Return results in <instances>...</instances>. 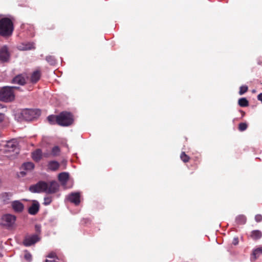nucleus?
Segmentation results:
<instances>
[{"mask_svg":"<svg viewBox=\"0 0 262 262\" xmlns=\"http://www.w3.org/2000/svg\"><path fill=\"white\" fill-rule=\"evenodd\" d=\"M23 167L25 170H31L34 168V165L32 162H27L23 164Z\"/></svg>","mask_w":262,"mask_h":262,"instance_id":"a878e982","label":"nucleus"},{"mask_svg":"<svg viewBox=\"0 0 262 262\" xmlns=\"http://www.w3.org/2000/svg\"><path fill=\"white\" fill-rule=\"evenodd\" d=\"M69 179V174L67 172H61L58 175V180L62 183H65Z\"/></svg>","mask_w":262,"mask_h":262,"instance_id":"aec40b11","label":"nucleus"},{"mask_svg":"<svg viewBox=\"0 0 262 262\" xmlns=\"http://www.w3.org/2000/svg\"><path fill=\"white\" fill-rule=\"evenodd\" d=\"M51 155V154H49V153L43 154V156L46 158L49 157Z\"/></svg>","mask_w":262,"mask_h":262,"instance_id":"58836bf2","label":"nucleus"},{"mask_svg":"<svg viewBox=\"0 0 262 262\" xmlns=\"http://www.w3.org/2000/svg\"><path fill=\"white\" fill-rule=\"evenodd\" d=\"M18 143L17 140L15 139H11V140L6 141L3 144V148L1 150L5 154L13 152H15L13 155L17 154V146Z\"/></svg>","mask_w":262,"mask_h":262,"instance_id":"39448f33","label":"nucleus"},{"mask_svg":"<svg viewBox=\"0 0 262 262\" xmlns=\"http://www.w3.org/2000/svg\"><path fill=\"white\" fill-rule=\"evenodd\" d=\"M46 262H58L57 261V260H56L55 259H53V260H46Z\"/></svg>","mask_w":262,"mask_h":262,"instance_id":"ea45409f","label":"nucleus"},{"mask_svg":"<svg viewBox=\"0 0 262 262\" xmlns=\"http://www.w3.org/2000/svg\"><path fill=\"white\" fill-rule=\"evenodd\" d=\"M80 194L79 192H73L70 194L68 196V199L75 205H78L80 203Z\"/></svg>","mask_w":262,"mask_h":262,"instance_id":"1a4fd4ad","label":"nucleus"},{"mask_svg":"<svg viewBox=\"0 0 262 262\" xmlns=\"http://www.w3.org/2000/svg\"><path fill=\"white\" fill-rule=\"evenodd\" d=\"M40 238L37 234H33L30 236L26 237L24 240L23 243L26 246H30L34 244L39 241Z\"/></svg>","mask_w":262,"mask_h":262,"instance_id":"6e6552de","label":"nucleus"},{"mask_svg":"<svg viewBox=\"0 0 262 262\" xmlns=\"http://www.w3.org/2000/svg\"><path fill=\"white\" fill-rule=\"evenodd\" d=\"M47 257L49 258H53L56 257V254L55 252H52L49 253Z\"/></svg>","mask_w":262,"mask_h":262,"instance_id":"f704fd0d","label":"nucleus"},{"mask_svg":"<svg viewBox=\"0 0 262 262\" xmlns=\"http://www.w3.org/2000/svg\"><path fill=\"white\" fill-rule=\"evenodd\" d=\"M35 230L37 232L40 233L41 231V227L40 225H36L35 226Z\"/></svg>","mask_w":262,"mask_h":262,"instance_id":"c9c22d12","label":"nucleus"},{"mask_svg":"<svg viewBox=\"0 0 262 262\" xmlns=\"http://www.w3.org/2000/svg\"><path fill=\"white\" fill-rule=\"evenodd\" d=\"M257 99L258 100L262 102V93L259 94L257 96Z\"/></svg>","mask_w":262,"mask_h":262,"instance_id":"4c0bfd02","label":"nucleus"},{"mask_svg":"<svg viewBox=\"0 0 262 262\" xmlns=\"http://www.w3.org/2000/svg\"><path fill=\"white\" fill-rule=\"evenodd\" d=\"M16 87L4 86L0 90V100L9 102L14 99L15 95L13 91Z\"/></svg>","mask_w":262,"mask_h":262,"instance_id":"7ed1b4c3","label":"nucleus"},{"mask_svg":"<svg viewBox=\"0 0 262 262\" xmlns=\"http://www.w3.org/2000/svg\"><path fill=\"white\" fill-rule=\"evenodd\" d=\"M41 72L39 70H35L31 74L30 81L32 83H36L40 78Z\"/></svg>","mask_w":262,"mask_h":262,"instance_id":"9b49d317","label":"nucleus"},{"mask_svg":"<svg viewBox=\"0 0 262 262\" xmlns=\"http://www.w3.org/2000/svg\"><path fill=\"white\" fill-rule=\"evenodd\" d=\"M15 216L10 214H5L2 217L3 225L7 227H12L15 224Z\"/></svg>","mask_w":262,"mask_h":262,"instance_id":"423d86ee","label":"nucleus"},{"mask_svg":"<svg viewBox=\"0 0 262 262\" xmlns=\"http://www.w3.org/2000/svg\"><path fill=\"white\" fill-rule=\"evenodd\" d=\"M24 257L27 260L29 261H30L32 259V255L28 251H25Z\"/></svg>","mask_w":262,"mask_h":262,"instance_id":"2f4dec72","label":"nucleus"},{"mask_svg":"<svg viewBox=\"0 0 262 262\" xmlns=\"http://www.w3.org/2000/svg\"><path fill=\"white\" fill-rule=\"evenodd\" d=\"M181 159L184 162H187L189 161L190 158L189 157L185 154L184 152H182L180 156Z\"/></svg>","mask_w":262,"mask_h":262,"instance_id":"c85d7f7f","label":"nucleus"},{"mask_svg":"<svg viewBox=\"0 0 262 262\" xmlns=\"http://www.w3.org/2000/svg\"><path fill=\"white\" fill-rule=\"evenodd\" d=\"M260 254H262V247H258L253 251V255L255 259L259 257Z\"/></svg>","mask_w":262,"mask_h":262,"instance_id":"393cba45","label":"nucleus"},{"mask_svg":"<svg viewBox=\"0 0 262 262\" xmlns=\"http://www.w3.org/2000/svg\"><path fill=\"white\" fill-rule=\"evenodd\" d=\"M10 57V53L6 46H4L0 49V60L2 62H8Z\"/></svg>","mask_w":262,"mask_h":262,"instance_id":"0eeeda50","label":"nucleus"},{"mask_svg":"<svg viewBox=\"0 0 262 262\" xmlns=\"http://www.w3.org/2000/svg\"><path fill=\"white\" fill-rule=\"evenodd\" d=\"M52 202V198L50 196L45 197L44 199V204L46 205H49Z\"/></svg>","mask_w":262,"mask_h":262,"instance_id":"473e14b6","label":"nucleus"},{"mask_svg":"<svg viewBox=\"0 0 262 262\" xmlns=\"http://www.w3.org/2000/svg\"><path fill=\"white\" fill-rule=\"evenodd\" d=\"M238 243V238H234L233 241V244L234 245H236Z\"/></svg>","mask_w":262,"mask_h":262,"instance_id":"e433bc0d","label":"nucleus"},{"mask_svg":"<svg viewBox=\"0 0 262 262\" xmlns=\"http://www.w3.org/2000/svg\"><path fill=\"white\" fill-rule=\"evenodd\" d=\"M18 48L20 50H29L34 48V45L32 42L22 43L18 46Z\"/></svg>","mask_w":262,"mask_h":262,"instance_id":"ddd939ff","label":"nucleus"},{"mask_svg":"<svg viewBox=\"0 0 262 262\" xmlns=\"http://www.w3.org/2000/svg\"><path fill=\"white\" fill-rule=\"evenodd\" d=\"M248 127V125L246 123H240L238 125V129L241 132H243Z\"/></svg>","mask_w":262,"mask_h":262,"instance_id":"c756f323","label":"nucleus"},{"mask_svg":"<svg viewBox=\"0 0 262 262\" xmlns=\"http://www.w3.org/2000/svg\"><path fill=\"white\" fill-rule=\"evenodd\" d=\"M24 114L25 115H30V117L28 119H31L32 118L34 117L35 111L32 110H26V111L24 112Z\"/></svg>","mask_w":262,"mask_h":262,"instance_id":"cd10ccee","label":"nucleus"},{"mask_svg":"<svg viewBox=\"0 0 262 262\" xmlns=\"http://www.w3.org/2000/svg\"><path fill=\"white\" fill-rule=\"evenodd\" d=\"M58 183L55 181L49 183L41 181L36 185L31 186L29 189L32 192H45L47 193H53L58 190Z\"/></svg>","mask_w":262,"mask_h":262,"instance_id":"f257e3e1","label":"nucleus"},{"mask_svg":"<svg viewBox=\"0 0 262 262\" xmlns=\"http://www.w3.org/2000/svg\"><path fill=\"white\" fill-rule=\"evenodd\" d=\"M238 103L241 107H246L249 105V102L245 98H240L238 100Z\"/></svg>","mask_w":262,"mask_h":262,"instance_id":"5701e85b","label":"nucleus"},{"mask_svg":"<svg viewBox=\"0 0 262 262\" xmlns=\"http://www.w3.org/2000/svg\"><path fill=\"white\" fill-rule=\"evenodd\" d=\"M262 236V233L260 230H253L250 234V237L253 240H257L260 239Z\"/></svg>","mask_w":262,"mask_h":262,"instance_id":"a211bd4d","label":"nucleus"},{"mask_svg":"<svg viewBox=\"0 0 262 262\" xmlns=\"http://www.w3.org/2000/svg\"><path fill=\"white\" fill-rule=\"evenodd\" d=\"M13 25L12 21L8 18H4L0 20V35L8 36L12 33Z\"/></svg>","mask_w":262,"mask_h":262,"instance_id":"f03ea898","label":"nucleus"},{"mask_svg":"<svg viewBox=\"0 0 262 262\" xmlns=\"http://www.w3.org/2000/svg\"><path fill=\"white\" fill-rule=\"evenodd\" d=\"M255 220L257 222H260L262 221V215L261 214H257L255 216Z\"/></svg>","mask_w":262,"mask_h":262,"instance_id":"72a5a7b5","label":"nucleus"},{"mask_svg":"<svg viewBox=\"0 0 262 262\" xmlns=\"http://www.w3.org/2000/svg\"><path fill=\"white\" fill-rule=\"evenodd\" d=\"M5 110L6 107L5 106L0 103V123L5 121L7 119L4 114Z\"/></svg>","mask_w":262,"mask_h":262,"instance_id":"6ab92c4d","label":"nucleus"},{"mask_svg":"<svg viewBox=\"0 0 262 262\" xmlns=\"http://www.w3.org/2000/svg\"><path fill=\"white\" fill-rule=\"evenodd\" d=\"M12 196V193L10 192H4L1 194L0 199L5 204H8Z\"/></svg>","mask_w":262,"mask_h":262,"instance_id":"4468645a","label":"nucleus"},{"mask_svg":"<svg viewBox=\"0 0 262 262\" xmlns=\"http://www.w3.org/2000/svg\"><path fill=\"white\" fill-rule=\"evenodd\" d=\"M48 120L51 124H57V115H50L48 117Z\"/></svg>","mask_w":262,"mask_h":262,"instance_id":"b1692460","label":"nucleus"},{"mask_svg":"<svg viewBox=\"0 0 262 262\" xmlns=\"http://www.w3.org/2000/svg\"><path fill=\"white\" fill-rule=\"evenodd\" d=\"M33 159L38 162L40 161L42 157V152L40 149H37L32 153Z\"/></svg>","mask_w":262,"mask_h":262,"instance_id":"f3484780","label":"nucleus"},{"mask_svg":"<svg viewBox=\"0 0 262 262\" xmlns=\"http://www.w3.org/2000/svg\"><path fill=\"white\" fill-rule=\"evenodd\" d=\"M12 82L20 85H23L26 83V80L21 75H19L13 78Z\"/></svg>","mask_w":262,"mask_h":262,"instance_id":"dca6fc26","label":"nucleus"},{"mask_svg":"<svg viewBox=\"0 0 262 262\" xmlns=\"http://www.w3.org/2000/svg\"><path fill=\"white\" fill-rule=\"evenodd\" d=\"M60 149L58 146H55L52 148L51 155L53 157H56L60 155Z\"/></svg>","mask_w":262,"mask_h":262,"instance_id":"412c9836","label":"nucleus"},{"mask_svg":"<svg viewBox=\"0 0 262 262\" xmlns=\"http://www.w3.org/2000/svg\"><path fill=\"white\" fill-rule=\"evenodd\" d=\"M11 206L14 211L16 212H21L24 209L23 204L19 201H14L12 202Z\"/></svg>","mask_w":262,"mask_h":262,"instance_id":"9d476101","label":"nucleus"},{"mask_svg":"<svg viewBox=\"0 0 262 262\" xmlns=\"http://www.w3.org/2000/svg\"><path fill=\"white\" fill-rule=\"evenodd\" d=\"M39 204L37 202H34L28 209L29 213L32 215L36 214L39 210Z\"/></svg>","mask_w":262,"mask_h":262,"instance_id":"f8f14e48","label":"nucleus"},{"mask_svg":"<svg viewBox=\"0 0 262 262\" xmlns=\"http://www.w3.org/2000/svg\"><path fill=\"white\" fill-rule=\"evenodd\" d=\"M73 115L70 113L63 112L57 115V124L59 125L69 126L73 123Z\"/></svg>","mask_w":262,"mask_h":262,"instance_id":"20e7f679","label":"nucleus"},{"mask_svg":"<svg viewBox=\"0 0 262 262\" xmlns=\"http://www.w3.org/2000/svg\"><path fill=\"white\" fill-rule=\"evenodd\" d=\"M46 60L51 65H54L56 63L55 58L53 56H47L46 57Z\"/></svg>","mask_w":262,"mask_h":262,"instance_id":"bb28decb","label":"nucleus"},{"mask_svg":"<svg viewBox=\"0 0 262 262\" xmlns=\"http://www.w3.org/2000/svg\"><path fill=\"white\" fill-rule=\"evenodd\" d=\"M236 222L238 224H244L246 222V217L243 215H239L236 217Z\"/></svg>","mask_w":262,"mask_h":262,"instance_id":"4be33fe9","label":"nucleus"},{"mask_svg":"<svg viewBox=\"0 0 262 262\" xmlns=\"http://www.w3.org/2000/svg\"><path fill=\"white\" fill-rule=\"evenodd\" d=\"M248 86L246 85H243L240 87L239 94L241 95H243L248 91Z\"/></svg>","mask_w":262,"mask_h":262,"instance_id":"7c9ffc66","label":"nucleus"},{"mask_svg":"<svg viewBox=\"0 0 262 262\" xmlns=\"http://www.w3.org/2000/svg\"><path fill=\"white\" fill-rule=\"evenodd\" d=\"M60 164L56 161H51L48 163V167L52 171L57 170L59 167Z\"/></svg>","mask_w":262,"mask_h":262,"instance_id":"2eb2a0df","label":"nucleus"}]
</instances>
